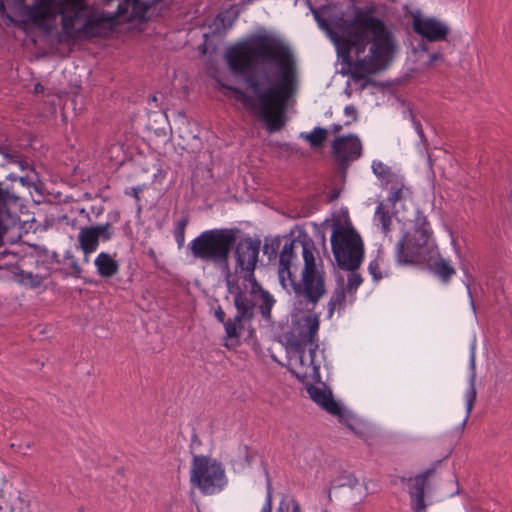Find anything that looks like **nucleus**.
<instances>
[{
    "instance_id": "nucleus-29",
    "label": "nucleus",
    "mask_w": 512,
    "mask_h": 512,
    "mask_svg": "<svg viewBox=\"0 0 512 512\" xmlns=\"http://www.w3.org/2000/svg\"><path fill=\"white\" fill-rule=\"evenodd\" d=\"M18 282L29 288H38L43 283V277L39 274L20 270L17 273Z\"/></svg>"
},
{
    "instance_id": "nucleus-26",
    "label": "nucleus",
    "mask_w": 512,
    "mask_h": 512,
    "mask_svg": "<svg viewBox=\"0 0 512 512\" xmlns=\"http://www.w3.org/2000/svg\"><path fill=\"white\" fill-rule=\"evenodd\" d=\"M0 155L3 156L7 164H15L20 162L22 152L13 147L11 143H8L6 138L3 143H0Z\"/></svg>"
},
{
    "instance_id": "nucleus-53",
    "label": "nucleus",
    "mask_w": 512,
    "mask_h": 512,
    "mask_svg": "<svg viewBox=\"0 0 512 512\" xmlns=\"http://www.w3.org/2000/svg\"><path fill=\"white\" fill-rule=\"evenodd\" d=\"M6 179L9 181H16L18 180V177L15 174L11 173L6 177Z\"/></svg>"
},
{
    "instance_id": "nucleus-23",
    "label": "nucleus",
    "mask_w": 512,
    "mask_h": 512,
    "mask_svg": "<svg viewBox=\"0 0 512 512\" xmlns=\"http://www.w3.org/2000/svg\"><path fill=\"white\" fill-rule=\"evenodd\" d=\"M63 264L67 266V269H58L57 272L61 273L65 277H75L80 278L82 273V268L78 264L77 259L72 254L71 251H66L63 257Z\"/></svg>"
},
{
    "instance_id": "nucleus-31",
    "label": "nucleus",
    "mask_w": 512,
    "mask_h": 512,
    "mask_svg": "<svg viewBox=\"0 0 512 512\" xmlns=\"http://www.w3.org/2000/svg\"><path fill=\"white\" fill-rule=\"evenodd\" d=\"M475 380H476V373H472L470 375V379H469L470 385L466 392V401H467L466 418L462 422V426H464L466 424V421H467L468 417L470 416L473 405L476 401L477 391H476V387H475Z\"/></svg>"
},
{
    "instance_id": "nucleus-46",
    "label": "nucleus",
    "mask_w": 512,
    "mask_h": 512,
    "mask_svg": "<svg viewBox=\"0 0 512 512\" xmlns=\"http://www.w3.org/2000/svg\"><path fill=\"white\" fill-rule=\"evenodd\" d=\"M443 55L440 52L432 53L429 56V61L427 63L428 66H431L434 62L442 60Z\"/></svg>"
},
{
    "instance_id": "nucleus-34",
    "label": "nucleus",
    "mask_w": 512,
    "mask_h": 512,
    "mask_svg": "<svg viewBox=\"0 0 512 512\" xmlns=\"http://www.w3.org/2000/svg\"><path fill=\"white\" fill-rule=\"evenodd\" d=\"M234 307L236 308V314L244 316L246 321H252L255 316V311L251 310L249 307H246L239 302L237 299H233Z\"/></svg>"
},
{
    "instance_id": "nucleus-51",
    "label": "nucleus",
    "mask_w": 512,
    "mask_h": 512,
    "mask_svg": "<svg viewBox=\"0 0 512 512\" xmlns=\"http://www.w3.org/2000/svg\"><path fill=\"white\" fill-rule=\"evenodd\" d=\"M293 512H301L300 505L297 500H293Z\"/></svg>"
},
{
    "instance_id": "nucleus-62",
    "label": "nucleus",
    "mask_w": 512,
    "mask_h": 512,
    "mask_svg": "<svg viewBox=\"0 0 512 512\" xmlns=\"http://www.w3.org/2000/svg\"><path fill=\"white\" fill-rule=\"evenodd\" d=\"M405 190L408 192V194H411V191H409V188H406Z\"/></svg>"
},
{
    "instance_id": "nucleus-7",
    "label": "nucleus",
    "mask_w": 512,
    "mask_h": 512,
    "mask_svg": "<svg viewBox=\"0 0 512 512\" xmlns=\"http://www.w3.org/2000/svg\"><path fill=\"white\" fill-rule=\"evenodd\" d=\"M331 247L337 266L350 271L345 289L348 295H353L363 282L361 274L355 271L363 262L364 244L351 222L347 221L343 225L334 224Z\"/></svg>"
},
{
    "instance_id": "nucleus-11",
    "label": "nucleus",
    "mask_w": 512,
    "mask_h": 512,
    "mask_svg": "<svg viewBox=\"0 0 512 512\" xmlns=\"http://www.w3.org/2000/svg\"><path fill=\"white\" fill-rule=\"evenodd\" d=\"M261 240L246 236L235 241L232 249L234 259L233 275H238L250 270L256 271L259 262Z\"/></svg>"
},
{
    "instance_id": "nucleus-1",
    "label": "nucleus",
    "mask_w": 512,
    "mask_h": 512,
    "mask_svg": "<svg viewBox=\"0 0 512 512\" xmlns=\"http://www.w3.org/2000/svg\"><path fill=\"white\" fill-rule=\"evenodd\" d=\"M225 59L230 73L241 78L255 98L220 80L218 85L234 93L269 133L280 131L286 122L285 102L296 84V60L289 46L270 33H255L229 48Z\"/></svg>"
},
{
    "instance_id": "nucleus-57",
    "label": "nucleus",
    "mask_w": 512,
    "mask_h": 512,
    "mask_svg": "<svg viewBox=\"0 0 512 512\" xmlns=\"http://www.w3.org/2000/svg\"><path fill=\"white\" fill-rule=\"evenodd\" d=\"M148 255L151 257V258H155V252L153 249H150L149 252H148Z\"/></svg>"
},
{
    "instance_id": "nucleus-30",
    "label": "nucleus",
    "mask_w": 512,
    "mask_h": 512,
    "mask_svg": "<svg viewBox=\"0 0 512 512\" xmlns=\"http://www.w3.org/2000/svg\"><path fill=\"white\" fill-rule=\"evenodd\" d=\"M280 245H281V237L280 236L265 237L262 251L265 255L268 256V259L271 261L273 259H276Z\"/></svg>"
},
{
    "instance_id": "nucleus-37",
    "label": "nucleus",
    "mask_w": 512,
    "mask_h": 512,
    "mask_svg": "<svg viewBox=\"0 0 512 512\" xmlns=\"http://www.w3.org/2000/svg\"><path fill=\"white\" fill-rule=\"evenodd\" d=\"M272 508V487L270 480H268L266 501L261 509V512H272Z\"/></svg>"
},
{
    "instance_id": "nucleus-43",
    "label": "nucleus",
    "mask_w": 512,
    "mask_h": 512,
    "mask_svg": "<svg viewBox=\"0 0 512 512\" xmlns=\"http://www.w3.org/2000/svg\"><path fill=\"white\" fill-rule=\"evenodd\" d=\"M15 164L18 165L20 167V169L23 171L24 170H33L32 166L25 159L23 154L20 156V162H16Z\"/></svg>"
},
{
    "instance_id": "nucleus-13",
    "label": "nucleus",
    "mask_w": 512,
    "mask_h": 512,
    "mask_svg": "<svg viewBox=\"0 0 512 512\" xmlns=\"http://www.w3.org/2000/svg\"><path fill=\"white\" fill-rule=\"evenodd\" d=\"M307 380L306 390L310 398L317 403L322 409L333 416H337L339 422L345 424L349 429L353 430V426L349 423L351 416L342 406L334 399L331 389L323 382L322 387H317Z\"/></svg>"
},
{
    "instance_id": "nucleus-4",
    "label": "nucleus",
    "mask_w": 512,
    "mask_h": 512,
    "mask_svg": "<svg viewBox=\"0 0 512 512\" xmlns=\"http://www.w3.org/2000/svg\"><path fill=\"white\" fill-rule=\"evenodd\" d=\"M396 261L400 265L427 264L429 271L443 283H448L456 273L454 267L440 257L427 216L419 210L413 231L405 232L396 244Z\"/></svg>"
},
{
    "instance_id": "nucleus-5",
    "label": "nucleus",
    "mask_w": 512,
    "mask_h": 512,
    "mask_svg": "<svg viewBox=\"0 0 512 512\" xmlns=\"http://www.w3.org/2000/svg\"><path fill=\"white\" fill-rule=\"evenodd\" d=\"M127 15H118V8L114 14L98 12L86 0H67L61 10L62 28L71 39L80 36L87 40L101 38L114 29L117 18Z\"/></svg>"
},
{
    "instance_id": "nucleus-55",
    "label": "nucleus",
    "mask_w": 512,
    "mask_h": 512,
    "mask_svg": "<svg viewBox=\"0 0 512 512\" xmlns=\"http://www.w3.org/2000/svg\"><path fill=\"white\" fill-rule=\"evenodd\" d=\"M467 289H468V294H469V296H470V298H471V306H472L473 310H475V303H474V300H473V298H472V295H471V291H470V287H469V285H467Z\"/></svg>"
},
{
    "instance_id": "nucleus-60",
    "label": "nucleus",
    "mask_w": 512,
    "mask_h": 512,
    "mask_svg": "<svg viewBox=\"0 0 512 512\" xmlns=\"http://www.w3.org/2000/svg\"><path fill=\"white\" fill-rule=\"evenodd\" d=\"M89 255L90 254H84V262H88L89 261Z\"/></svg>"
},
{
    "instance_id": "nucleus-2",
    "label": "nucleus",
    "mask_w": 512,
    "mask_h": 512,
    "mask_svg": "<svg viewBox=\"0 0 512 512\" xmlns=\"http://www.w3.org/2000/svg\"><path fill=\"white\" fill-rule=\"evenodd\" d=\"M309 7L318 26L335 44L342 63L352 67V78L363 79L362 88L368 85L385 88L386 84L367 76L383 69L395 48L393 33L377 16L378 7L373 3L353 5L351 18L341 12L329 15L328 19L323 17L328 12L326 6L317 9L309 3Z\"/></svg>"
},
{
    "instance_id": "nucleus-10",
    "label": "nucleus",
    "mask_w": 512,
    "mask_h": 512,
    "mask_svg": "<svg viewBox=\"0 0 512 512\" xmlns=\"http://www.w3.org/2000/svg\"><path fill=\"white\" fill-rule=\"evenodd\" d=\"M109 218L111 221H107L104 224L84 226L80 228L78 243L79 248L84 254H91L96 251L100 240L107 242L112 239L114 235L112 224L119 221L120 212L118 210L112 211L109 213Z\"/></svg>"
},
{
    "instance_id": "nucleus-18",
    "label": "nucleus",
    "mask_w": 512,
    "mask_h": 512,
    "mask_svg": "<svg viewBox=\"0 0 512 512\" xmlns=\"http://www.w3.org/2000/svg\"><path fill=\"white\" fill-rule=\"evenodd\" d=\"M162 0H123L118 4V15L127 14L129 8L131 13L129 19L144 22L147 20L148 11Z\"/></svg>"
},
{
    "instance_id": "nucleus-54",
    "label": "nucleus",
    "mask_w": 512,
    "mask_h": 512,
    "mask_svg": "<svg viewBox=\"0 0 512 512\" xmlns=\"http://www.w3.org/2000/svg\"><path fill=\"white\" fill-rule=\"evenodd\" d=\"M419 49H420L421 51L426 52V51H428V45H427L426 43H424V42H423V43L419 44Z\"/></svg>"
},
{
    "instance_id": "nucleus-50",
    "label": "nucleus",
    "mask_w": 512,
    "mask_h": 512,
    "mask_svg": "<svg viewBox=\"0 0 512 512\" xmlns=\"http://www.w3.org/2000/svg\"><path fill=\"white\" fill-rule=\"evenodd\" d=\"M341 130H342V125L341 124H333L332 125L331 131L333 133H339Z\"/></svg>"
},
{
    "instance_id": "nucleus-6",
    "label": "nucleus",
    "mask_w": 512,
    "mask_h": 512,
    "mask_svg": "<svg viewBox=\"0 0 512 512\" xmlns=\"http://www.w3.org/2000/svg\"><path fill=\"white\" fill-rule=\"evenodd\" d=\"M240 232L238 227L205 230L188 244V250L194 259L218 268L225 278L232 274L229 260Z\"/></svg>"
},
{
    "instance_id": "nucleus-36",
    "label": "nucleus",
    "mask_w": 512,
    "mask_h": 512,
    "mask_svg": "<svg viewBox=\"0 0 512 512\" xmlns=\"http://www.w3.org/2000/svg\"><path fill=\"white\" fill-rule=\"evenodd\" d=\"M368 271L375 281H379L380 279H382V273L377 260H373L369 263Z\"/></svg>"
},
{
    "instance_id": "nucleus-17",
    "label": "nucleus",
    "mask_w": 512,
    "mask_h": 512,
    "mask_svg": "<svg viewBox=\"0 0 512 512\" xmlns=\"http://www.w3.org/2000/svg\"><path fill=\"white\" fill-rule=\"evenodd\" d=\"M19 199L12 186L0 181V246L12 220L11 208L18 204Z\"/></svg>"
},
{
    "instance_id": "nucleus-15",
    "label": "nucleus",
    "mask_w": 512,
    "mask_h": 512,
    "mask_svg": "<svg viewBox=\"0 0 512 512\" xmlns=\"http://www.w3.org/2000/svg\"><path fill=\"white\" fill-rule=\"evenodd\" d=\"M232 278L237 283H240V280L243 281L241 285H244L248 283L250 285V291L249 294L255 298L257 296L260 297L261 303L258 305L259 312L264 320H270L271 319V311L275 304V299L273 296L265 290L261 283L257 280L255 276V271L250 270L249 272H243L238 275H233Z\"/></svg>"
},
{
    "instance_id": "nucleus-39",
    "label": "nucleus",
    "mask_w": 512,
    "mask_h": 512,
    "mask_svg": "<svg viewBox=\"0 0 512 512\" xmlns=\"http://www.w3.org/2000/svg\"><path fill=\"white\" fill-rule=\"evenodd\" d=\"M293 500H295V499L292 498L289 502V501H287L286 497H284L280 501L277 512H293V502H292Z\"/></svg>"
},
{
    "instance_id": "nucleus-61",
    "label": "nucleus",
    "mask_w": 512,
    "mask_h": 512,
    "mask_svg": "<svg viewBox=\"0 0 512 512\" xmlns=\"http://www.w3.org/2000/svg\"><path fill=\"white\" fill-rule=\"evenodd\" d=\"M197 439H198L197 435H196V434H194V435H193V441H196Z\"/></svg>"
},
{
    "instance_id": "nucleus-22",
    "label": "nucleus",
    "mask_w": 512,
    "mask_h": 512,
    "mask_svg": "<svg viewBox=\"0 0 512 512\" xmlns=\"http://www.w3.org/2000/svg\"><path fill=\"white\" fill-rule=\"evenodd\" d=\"M244 322H247L246 318L238 314H235L233 318H228L225 323L224 339L226 341H234L233 345H238V339L240 337L241 331L244 329Z\"/></svg>"
},
{
    "instance_id": "nucleus-33",
    "label": "nucleus",
    "mask_w": 512,
    "mask_h": 512,
    "mask_svg": "<svg viewBox=\"0 0 512 512\" xmlns=\"http://www.w3.org/2000/svg\"><path fill=\"white\" fill-rule=\"evenodd\" d=\"M358 484V479L354 474L348 473L346 471L342 472L334 481V488H341L348 486L350 488H354Z\"/></svg>"
},
{
    "instance_id": "nucleus-49",
    "label": "nucleus",
    "mask_w": 512,
    "mask_h": 512,
    "mask_svg": "<svg viewBox=\"0 0 512 512\" xmlns=\"http://www.w3.org/2000/svg\"><path fill=\"white\" fill-rule=\"evenodd\" d=\"M52 262L57 264H63V259H60L59 254L57 252H53L51 255Z\"/></svg>"
},
{
    "instance_id": "nucleus-35",
    "label": "nucleus",
    "mask_w": 512,
    "mask_h": 512,
    "mask_svg": "<svg viewBox=\"0 0 512 512\" xmlns=\"http://www.w3.org/2000/svg\"><path fill=\"white\" fill-rule=\"evenodd\" d=\"M372 170L373 173L380 179H385L391 175L389 167L380 161H374L372 163Z\"/></svg>"
},
{
    "instance_id": "nucleus-27",
    "label": "nucleus",
    "mask_w": 512,
    "mask_h": 512,
    "mask_svg": "<svg viewBox=\"0 0 512 512\" xmlns=\"http://www.w3.org/2000/svg\"><path fill=\"white\" fill-rule=\"evenodd\" d=\"M374 219L381 224L382 232L387 235L390 232L392 219L389 210L385 208L382 202L376 208Z\"/></svg>"
},
{
    "instance_id": "nucleus-25",
    "label": "nucleus",
    "mask_w": 512,
    "mask_h": 512,
    "mask_svg": "<svg viewBox=\"0 0 512 512\" xmlns=\"http://www.w3.org/2000/svg\"><path fill=\"white\" fill-rule=\"evenodd\" d=\"M327 130L322 127H315L310 133H301V137L304 138L312 148L319 149L324 146L327 138Z\"/></svg>"
},
{
    "instance_id": "nucleus-52",
    "label": "nucleus",
    "mask_w": 512,
    "mask_h": 512,
    "mask_svg": "<svg viewBox=\"0 0 512 512\" xmlns=\"http://www.w3.org/2000/svg\"><path fill=\"white\" fill-rule=\"evenodd\" d=\"M34 90H35L36 93H40V92H42L44 90V87L41 84H36L34 86Z\"/></svg>"
},
{
    "instance_id": "nucleus-40",
    "label": "nucleus",
    "mask_w": 512,
    "mask_h": 512,
    "mask_svg": "<svg viewBox=\"0 0 512 512\" xmlns=\"http://www.w3.org/2000/svg\"><path fill=\"white\" fill-rule=\"evenodd\" d=\"M214 316L217 319V321L223 324V326L225 327V323L228 318H226V313L220 305H218L217 308L215 309Z\"/></svg>"
},
{
    "instance_id": "nucleus-42",
    "label": "nucleus",
    "mask_w": 512,
    "mask_h": 512,
    "mask_svg": "<svg viewBox=\"0 0 512 512\" xmlns=\"http://www.w3.org/2000/svg\"><path fill=\"white\" fill-rule=\"evenodd\" d=\"M142 191H143V187L142 186H135V187H131L129 191H126L125 194L126 195H130L133 198H135L137 201H139L140 200L139 194Z\"/></svg>"
},
{
    "instance_id": "nucleus-63",
    "label": "nucleus",
    "mask_w": 512,
    "mask_h": 512,
    "mask_svg": "<svg viewBox=\"0 0 512 512\" xmlns=\"http://www.w3.org/2000/svg\"><path fill=\"white\" fill-rule=\"evenodd\" d=\"M405 190L408 192V194H411V191H409V188H406Z\"/></svg>"
},
{
    "instance_id": "nucleus-45",
    "label": "nucleus",
    "mask_w": 512,
    "mask_h": 512,
    "mask_svg": "<svg viewBox=\"0 0 512 512\" xmlns=\"http://www.w3.org/2000/svg\"><path fill=\"white\" fill-rule=\"evenodd\" d=\"M344 113L347 116H351L353 121L357 120V111L354 106H352V105L346 106L344 109Z\"/></svg>"
},
{
    "instance_id": "nucleus-48",
    "label": "nucleus",
    "mask_w": 512,
    "mask_h": 512,
    "mask_svg": "<svg viewBox=\"0 0 512 512\" xmlns=\"http://www.w3.org/2000/svg\"><path fill=\"white\" fill-rule=\"evenodd\" d=\"M470 369H471V374L475 373V353H474V349H472L471 356H470Z\"/></svg>"
},
{
    "instance_id": "nucleus-56",
    "label": "nucleus",
    "mask_w": 512,
    "mask_h": 512,
    "mask_svg": "<svg viewBox=\"0 0 512 512\" xmlns=\"http://www.w3.org/2000/svg\"><path fill=\"white\" fill-rule=\"evenodd\" d=\"M125 233L128 235H131L132 232H131V228L129 226V222L126 223V227H125Z\"/></svg>"
},
{
    "instance_id": "nucleus-41",
    "label": "nucleus",
    "mask_w": 512,
    "mask_h": 512,
    "mask_svg": "<svg viewBox=\"0 0 512 512\" xmlns=\"http://www.w3.org/2000/svg\"><path fill=\"white\" fill-rule=\"evenodd\" d=\"M410 116H411V120H412V123L414 125V128H415L417 134L419 135V137L421 139H424L425 135H424V131H423L420 121L416 119V117L414 116V114L412 112L410 113Z\"/></svg>"
},
{
    "instance_id": "nucleus-38",
    "label": "nucleus",
    "mask_w": 512,
    "mask_h": 512,
    "mask_svg": "<svg viewBox=\"0 0 512 512\" xmlns=\"http://www.w3.org/2000/svg\"><path fill=\"white\" fill-rule=\"evenodd\" d=\"M215 24L217 25L216 29L213 30V34H217L219 32V26H222L223 28H230L232 26V22L229 21L226 23V18L222 14H218L215 18Z\"/></svg>"
},
{
    "instance_id": "nucleus-24",
    "label": "nucleus",
    "mask_w": 512,
    "mask_h": 512,
    "mask_svg": "<svg viewBox=\"0 0 512 512\" xmlns=\"http://www.w3.org/2000/svg\"><path fill=\"white\" fill-rule=\"evenodd\" d=\"M6 3L13 13L28 14L32 11V8L27 6L26 0H0V15L7 16L9 19L11 17L6 13Z\"/></svg>"
},
{
    "instance_id": "nucleus-21",
    "label": "nucleus",
    "mask_w": 512,
    "mask_h": 512,
    "mask_svg": "<svg viewBox=\"0 0 512 512\" xmlns=\"http://www.w3.org/2000/svg\"><path fill=\"white\" fill-rule=\"evenodd\" d=\"M346 294L347 291L344 286V279L342 276H339L336 280L335 288L332 292V295L327 303V318L330 319L335 310H342L345 307L346 302Z\"/></svg>"
},
{
    "instance_id": "nucleus-44",
    "label": "nucleus",
    "mask_w": 512,
    "mask_h": 512,
    "mask_svg": "<svg viewBox=\"0 0 512 512\" xmlns=\"http://www.w3.org/2000/svg\"><path fill=\"white\" fill-rule=\"evenodd\" d=\"M340 196V190L338 188H332L328 195H327V201L328 202H333L335 200H337Z\"/></svg>"
},
{
    "instance_id": "nucleus-20",
    "label": "nucleus",
    "mask_w": 512,
    "mask_h": 512,
    "mask_svg": "<svg viewBox=\"0 0 512 512\" xmlns=\"http://www.w3.org/2000/svg\"><path fill=\"white\" fill-rule=\"evenodd\" d=\"M224 281L227 292L233 296V299L239 300V302H242L244 306L255 311L256 303L252 298H249L246 293L247 284L241 285L240 283H237L236 279L234 280L232 278V274L225 277Z\"/></svg>"
},
{
    "instance_id": "nucleus-58",
    "label": "nucleus",
    "mask_w": 512,
    "mask_h": 512,
    "mask_svg": "<svg viewBox=\"0 0 512 512\" xmlns=\"http://www.w3.org/2000/svg\"><path fill=\"white\" fill-rule=\"evenodd\" d=\"M103 211V208L100 207L98 210H96V216H99Z\"/></svg>"
},
{
    "instance_id": "nucleus-19",
    "label": "nucleus",
    "mask_w": 512,
    "mask_h": 512,
    "mask_svg": "<svg viewBox=\"0 0 512 512\" xmlns=\"http://www.w3.org/2000/svg\"><path fill=\"white\" fill-rule=\"evenodd\" d=\"M97 274L106 279L115 276L119 271V262L107 252L98 254L94 261Z\"/></svg>"
},
{
    "instance_id": "nucleus-32",
    "label": "nucleus",
    "mask_w": 512,
    "mask_h": 512,
    "mask_svg": "<svg viewBox=\"0 0 512 512\" xmlns=\"http://www.w3.org/2000/svg\"><path fill=\"white\" fill-rule=\"evenodd\" d=\"M188 224H189V216L188 215L183 216L176 223L173 234H174L175 240L177 242L178 248H181L184 245L185 229Z\"/></svg>"
},
{
    "instance_id": "nucleus-9",
    "label": "nucleus",
    "mask_w": 512,
    "mask_h": 512,
    "mask_svg": "<svg viewBox=\"0 0 512 512\" xmlns=\"http://www.w3.org/2000/svg\"><path fill=\"white\" fill-rule=\"evenodd\" d=\"M190 481L205 495L220 492L227 484L223 465L205 455H194Z\"/></svg>"
},
{
    "instance_id": "nucleus-16",
    "label": "nucleus",
    "mask_w": 512,
    "mask_h": 512,
    "mask_svg": "<svg viewBox=\"0 0 512 512\" xmlns=\"http://www.w3.org/2000/svg\"><path fill=\"white\" fill-rule=\"evenodd\" d=\"M435 472V467H430L415 477H401L402 483L408 485V493L411 498V505L414 512H425L424 489L428 486V479Z\"/></svg>"
},
{
    "instance_id": "nucleus-3",
    "label": "nucleus",
    "mask_w": 512,
    "mask_h": 512,
    "mask_svg": "<svg viewBox=\"0 0 512 512\" xmlns=\"http://www.w3.org/2000/svg\"><path fill=\"white\" fill-rule=\"evenodd\" d=\"M311 237L306 233L290 240L279 253L278 277L281 286L304 299L306 311L312 315L314 308L326 295V272L322 259Z\"/></svg>"
},
{
    "instance_id": "nucleus-12",
    "label": "nucleus",
    "mask_w": 512,
    "mask_h": 512,
    "mask_svg": "<svg viewBox=\"0 0 512 512\" xmlns=\"http://www.w3.org/2000/svg\"><path fill=\"white\" fill-rule=\"evenodd\" d=\"M331 148L338 170L345 177L351 162L362 155L361 141L355 134L340 136L334 139Z\"/></svg>"
},
{
    "instance_id": "nucleus-47",
    "label": "nucleus",
    "mask_w": 512,
    "mask_h": 512,
    "mask_svg": "<svg viewBox=\"0 0 512 512\" xmlns=\"http://www.w3.org/2000/svg\"><path fill=\"white\" fill-rule=\"evenodd\" d=\"M208 37H209L208 34H204L205 41H207ZM198 49L201 52V54H203V55L207 54L208 48H207L206 42H204L201 45H199Z\"/></svg>"
},
{
    "instance_id": "nucleus-8",
    "label": "nucleus",
    "mask_w": 512,
    "mask_h": 512,
    "mask_svg": "<svg viewBox=\"0 0 512 512\" xmlns=\"http://www.w3.org/2000/svg\"><path fill=\"white\" fill-rule=\"evenodd\" d=\"M303 321L306 329H301L299 338L290 342L291 347L298 354L299 365L297 368H289V371L303 384H307V380L320 383V365L315 362L316 350L319 347L317 342L319 315H306Z\"/></svg>"
},
{
    "instance_id": "nucleus-14",
    "label": "nucleus",
    "mask_w": 512,
    "mask_h": 512,
    "mask_svg": "<svg viewBox=\"0 0 512 512\" xmlns=\"http://www.w3.org/2000/svg\"><path fill=\"white\" fill-rule=\"evenodd\" d=\"M412 29L427 42L445 41L450 33L449 27L432 17H422L420 11L412 13Z\"/></svg>"
},
{
    "instance_id": "nucleus-28",
    "label": "nucleus",
    "mask_w": 512,
    "mask_h": 512,
    "mask_svg": "<svg viewBox=\"0 0 512 512\" xmlns=\"http://www.w3.org/2000/svg\"><path fill=\"white\" fill-rule=\"evenodd\" d=\"M394 177V175H392ZM388 182L391 183L389 191L390 194L387 198V201L394 206L398 201L405 197L404 195V184L402 181L398 180L395 176V180L389 179Z\"/></svg>"
},
{
    "instance_id": "nucleus-59",
    "label": "nucleus",
    "mask_w": 512,
    "mask_h": 512,
    "mask_svg": "<svg viewBox=\"0 0 512 512\" xmlns=\"http://www.w3.org/2000/svg\"><path fill=\"white\" fill-rule=\"evenodd\" d=\"M18 180L22 183V184H25L26 180L24 177H18Z\"/></svg>"
}]
</instances>
